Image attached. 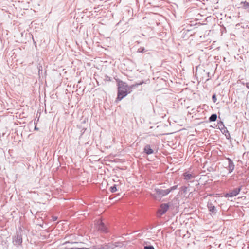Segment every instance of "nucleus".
I'll return each instance as SVG.
<instances>
[{
  "label": "nucleus",
  "mask_w": 249,
  "mask_h": 249,
  "mask_svg": "<svg viewBox=\"0 0 249 249\" xmlns=\"http://www.w3.org/2000/svg\"><path fill=\"white\" fill-rule=\"evenodd\" d=\"M118 82V93H117V97L116 99V102H118L120 101L122 99H123L124 97H125L128 93L127 92V88L128 85L120 80H119L117 81ZM130 93V92H129Z\"/></svg>",
  "instance_id": "obj_1"
},
{
  "label": "nucleus",
  "mask_w": 249,
  "mask_h": 249,
  "mask_svg": "<svg viewBox=\"0 0 249 249\" xmlns=\"http://www.w3.org/2000/svg\"><path fill=\"white\" fill-rule=\"evenodd\" d=\"M13 243L14 245L18 246L22 243V231H20L17 232L16 235L13 237Z\"/></svg>",
  "instance_id": "obj_2"
},
{
  "label": "nucleus",
  "mask_w": 249,
  "mask_h": 249,
  "mask_svg": "<svg viewBox=\"0 0 249 249\" xmlns=\"http://www.w3.org/2000/svg\"><path fill=\"white\" fill-rule=\"evenodd\" d=\"M154 191L156 193L153 196L156 199L166 196L169 194V191L167 189L163 190L160 188H155Z\"/></svg>",
  "instance_id": "obj_3"
},
{
  "label": "nucleus",
  "mask_w": 249,
  "mask_h": 249,
  "mask_svg": "<svg viewBox=\"0 0 249 249\" xmlns=\"http://www.w3.org/2000/svg\"><path fill=\"white\" fill-rule=\"evenodd\" d=\"M169 208V205L168 203L161 204L157 212L158 216L160 217L168 211Z\"/></svg>",
  "instance_id": "obj_4"
},
{
  "label": "nucleus",
  "mask_w": 249,
  "mask_h": 249,
  "mask_svg": "<svg viewBox=\"0 0 249 249\" xmlns=\"http://www.w3.org/2000/svg\"><path fill=\"white\" fill-rule=\"evenodd\" d=\"M242 188V186H240V187H239L238 188L234 189L233 190H231V191H230L229 193H227V194H226L225 196L226 197H232L237 196L239 194L240 192L241 191Z\"/></svg>",
  "instance_id": "obj_5"
},
{
  "label": "nucleus",
  "mask_w": 249,
  "mask_h": 249,
  "mask_svg": "<svg viewBox=\"0 0 249 249\" xmlns=\"http://www.w3.org/2000/svg\"><path fill=\"white\" fill-rule=\"evenodd\" d=\"M97 228L102 232L107 233L108 229L102 220H98L97 222Z\"/></svg>",
  "instance_id": "obj_6"
},
{
  "label": "nucleus",
  "mask_w": 249,
  "mask_h": 249,
  "mask_svg": "<svg viewBox=\"0 0 249 249\" xmlns=\"http://www.w3.org/2000/svg\"><path fill=\"white\" fill-rule=\"evenodd\" d=\"M207 207L211 214L214 215L216 214L217 210L212 202H208L207 204Z\"/></svg>",
  "instance_id": "obj_7"
},
{
  "label": "nucleus",
  "mask_w": 249,
  "mask_h": 249,
  "mask_svg": "<svg viewBox=\"0 0 249 249\" xmlns=\"http://www.w3.org/2000/svg\"><path fill=\"white\" fill-rule=\"evenodd\" d=\"M227 160L228 161V166L227 169L229 171V173H231L234 169V164L233 161L230 158H227Z\"/></svg>",
  "instance_id": "obj_8"
},
{
  "label": "nucleus",
  "mask_w": 249,
  "mask_h": 249,
  "mask_svg": "<svg viewBox=\"0 0 249 249\" xmlns=\"http://www.w3.org/2000/svg\"><path fill=\"white\" fill-rule=\"evenodd\" d=\"M143 152L147 155H150L154 153L153 150L149 144L146 145L143 148Z\"/></svg>",
  "instance_id": "obj_9"
},
{
  "label": "nucleus",
  "mask_w": 249,
  "mask_h": 249,
  "mask_svg": "<svg viewBox=\"0 0 249 249\" xmlns=\"http://www.w3.org/2000/svg\"><path fill=\"white\" fill-rule=\"evenodd\" d=\"M183 176L184 177V179L186 180H189L194 178V176L188 172L184 173Z\"/></svg>",
  "instance_id": "obj_10"
},
{
  "label": "nucleus",
  "mask_w": 249,
  "mask_h": 249,
  "mask_svg": "<svg viewBox=\"0 0 249 249\" xmlns=\"http://www.w3.org/2000/svg\"><path fill=\"white\" fill-rule=\"evenodd\" d=\"M216 126L218 128H219L221 131L224 129V128H226L225 127V125L224 124V123L223 122L220 121L219 122L217 123Z\"/></svg>",
  "instance_id": "obj_11"
},
{
  "label": "nucleus",
  "mask_w": 249,
  "mask_h": 249,
  "mask_svg": "<svg viewBox=\"0 0 249 249\" xmlns=\"http://www.w3.org/2000/svg\"><path fill=\"white\" fill-rule=\"evenodd\" d=\"M217 116L216 114H212L209 118V121L210 122L215 121L217 119Z\"/></svg>",
  "instance_id": "obj_12"
},
{
  "label": "nucleus",
  "mask_w": 249,
  "mask_h": 249,
  "mask_svg": "<svg viewBox=\"0 0 249 249\" xmlns=\"http://www.w3.org/2000/svg\"><path fill=\"white\" fill-rule=\"evenodd\" d=\"M221 132L223 134H225L227 139H229L230 138V134L226 128H224V129Z\"/></svg>",
  "instance_id": "obj_13"
},
{
  "label": "nucleus",
  "mask_w": 249,
  "mask_h": 249,
  "mask_svg": "<svg viewBox=\"0 0 249 249\" xmlns=\"http://www.w3.org/2000/svg\"><path fill=\"white\" fill-rule=\"evenodd\" d=\"M241 5H242V7L245 9L249 8V3L247 1L241 2Z\"/></svg>",
  "instance_id": "obj_14"
},
{
  "label": "nucleus",
  "mask_w": 249,
  "mask_h": 249,
  "mask_svg": "<svg viewBox=\"0 0 249 249\" xmlns=\"http://www.w3.org/2000/svg\"><path fill=\"white\" fill-rule=\"evenodd\" d=\"M110 191L112 193L115 192L117 191V185L114 184L112 186H111L109 189Z\"/></svg>",
  "instance_id": "obj_15"
},
{
  "label": "nucleus",
  "mask_w": 249,
  "mask_h": 249,
  "mask_svg": "<svg viewBox=\"0 0 249 249\" xmlns=\"http://www.w3.org/2000/svg\"><path fill=\"white\" fill-rule=\"evenodd\" d=\"M113 245H114L115 247H122L124 245L123 243L122 242H115Z\"/></svg>",
  "instance_id": "obj_16"
},
{
  "label": "nucleus",
  "mask_w": 249,
  "mask_h": 249,
  "mask_svg": "<svg viewBox=\"0 0 249 249\" xmlns=\"http://www.w3.org/2000/svg\"><path fill=\"white\" fill-rule=\"evenodd\" d=\"M146 51L145 50L144 47H140L137 50V52L138 53H144Z\"/></svg>",
  "instance_id": "obj_17"
},
{
  "label": "nucleus",
  "mask_w": 249,
  "mask_h": 249,
  "mask_svg": "<svg viewBox=\"0 0 249 249\" xmlns=\"http://www.w3.org/2000/svg\"><path fill=\"white\" fill-rule=\"evenodd\" d=\"M177 187H178V185H175V186H173L170 187V188L167 189V190H168V191H169V193H170L172 191L177 189Z\"/></svg>",
  "instance_id": "obj_18"
},
{
  "label": "nucleus",
  "mask_w": 249,
  "mask_h": 249,
  "mask_svg": "<svg viewBox=\"0 0 249 249\" xmlns=\"http://www.w3.org/2000/svg\"><path fill=\"white\" fill-rule=\"evenodd\" d=\"M143 249H155V248L152 245H146L144 246Z\"/></svg>",
  "instance_id": "obj_19"
},
{
  "label": "nucleus",
  "mask_w": 249,
  "mask_h": 249,
  "mask_svg": "<svg viewBox=\"0 0 249 249\" xmlns=\"http://www.w3.org/2000/svg\"><path fill=\"white\" fill-rule=\"evenodd\" d=\"M65 249H89V248H86V247H83V248H66Z\"/></svg>",
  "instance_id": "obj_20"
},
{
  "label": "nucleus",
  "mask_w": 249,
  "mask_h": 249,
  "mask_svg": "<svg viewBox=\"0 0 249 249\" xmlns=\"http://www.w3.org/2000/svg\"><path fill=\"white\" fill-rule=\"evenodd\" d=\"M212 99L214 103H215L216 102L217 98H216V96L215 94L213 95Z\"/></svg>",
  "instance_id": "obj_21"
},
{
  "label": "nucleus",
  "mask_w": 249,
  "mask_h": 249,
  "mask_svg": "<svg viewBox=\"0 0 249 249\" xmlns=\"http://www.w3.org/2000/svg\"><path fill=\"white\" fill-rule=\"evenodd\" d=\"M143 83H144V82L142 81L140 82L139 83H136L135 85H133L132 87L138 86V85L142 84Z\"/></svg>",
  "instance_id": "obj_22"
},
{
  "label": "nucleus",
  "mask_w": 249,
  "mask_h": 249,
  "mask_svg": "<svg viewBox=\"0 0 249 249\" xmlns=\"http://www.w3.org/2000/svg\"><path fill=\"white\" fill-rule=\"evenodd\" d=\"M207 74L208 78L207 79H206V80H205L206 81H208L211 78L210 76V72H207Z\"/></svg>",
  "instance_id": "obj_23"
},
{
  "label": "nucleus",
  "mask_w": 249,
  "mask_h": 249,
  "mask_svg": "<svg viewBox=\"0 0 249 249\" xmlns=\"http://www.w3.org/2000/svg\"><path fill=\"white\" fill-rule=\"evenodd\" d=\"M58 219V217L57 216H53L52 217V220L53 221H55L57 220Z\"/></svg>",
  "instance_id": "obj_24"
},
{
  "label": "nucleus",
  "mask_w": 249,
  "mask_h": 249,
  "mask_svg": "<svg viewBox=\"0 0 249 249\" xmlns=\"http://www.w3.org/2000/svg\"><path fill=\"white\" fill-rule=\"evenodd\" d=\"M246 87L248 89H249V83H247L246 84Z\"/></svg>",
  "instance_id": "obj_25"
},
{
  "label": "nucleus",
  "mask_w": 249,
  "mask_h": 249,
  "mask_svg": "<svg viewBox=\"0 0 249 249\" xmlns=\"http://www.w3.org/2000/svg\"><path fill=\"white\" fill-rule=\"evenodd\" d=\"M34 45H35V46L36 47V43L34 41Z\"/></svg>",
  "instance_id": "obj_26"
}]
</instances>
